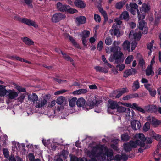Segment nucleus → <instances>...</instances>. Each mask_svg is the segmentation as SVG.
Listing matches in <instances>:
<instances>
[{
	"label": "nucleus",
	"mask_w": 161,
	"mask_h": 161,
	"mask_svg": "<svg viewBox=\"0 0 161 161\" xmlns=\"http://www.w3.org/2000/svg\"><path fill=\"white\" fill-rule=\"evenodd\" d=\"M92 148L91 151L86 152L87 155L91 159L88 161H111L114 159L112 150L108 148L104 145H97L92 147L90 144L89 148ZM74 161H84L82 158H75Z\"/></svg>",
	"instance_id": "obj_1"
},
{
	"label": "nucleus",
	"mask_w": 161,
	"mask_h": 161,
	"mask_svg": "<svg viewBox=\"0 0 161 161\" xmlns=\"http://www.w3.org/2000/svg\"><path fill=\"white\" fill-rule=\"evenodd\" d=\"M135 138L136 139V141L131 140L129 142L132 148H136L138 146L143 147L144 149L149 148V146L146 145L145 143L146 139L143 134H136L135 136Z\"/></svg>",
	"instance_id": "obj_2"
},
{
	"label": "nucleus",
	"mask_w": 161,
	"mask_h": 161,
	"mask_svg": "<svg viewBox=\"0 0 161 161\" xmlns=\"http://www.w3.org/2000/svg\"><path fill=\"white\" fill-rule=\"evenodd\" d=\"M111 50L112 52H113L114 54L110 55L109 60L112 62L115 60V63L117 64L123 62L124 60L125 57L120 51L121 48L118 46H115L111 47Z\"/></svg>",
	"instance_id": "obj_3"
},
{
	"label": "nucleus",
	"mask_w": 161,
	"mask_h": 161,
	"mask_svg": "<svg viewBox=\"0 0 161 161\" xmlns=\"http://www.w3.org/2000/svg\"><path fill=\"white\" fill-rule=\"evenodd\" d=\"M19 20L21 23H24L28 26H32L35 28L38 27V25L36 23L31 19L22 18H19Z\"/></svg>",
	"instance_id": "obj_4"
},
{
	"label": "nucleus",
	"mask_w": 161,
	"mask_h": 161,
	"mask_svg": "<svg viewBox=\"0 0 161 161\" xmlns=\"http://www.w3.org/2000/svg\"><path fill=\"white\" fill-rule=\"evenodd\" d=\"M126 9L130 12L133 15H135L136 13V10H139L138 9V6L136 3H130L129 5L127 4L126 5Z\"/></svg>",
	"instance_id": "obj_5"
},
{
	"label": "nucleus",
	"mask_w": 161,
	"mask_h": 161,
	"mask_svg": "<svg viewBox=\"0 0 161 161\" xmlns=\"http://www.w3.org/2000/svg\"><path fill=\"white\" fill-rule=\"evenodd\" d=\"M66 17L65 14L61 13H57L54 14L51 18L52 22L57 23L64 19Z\"/></svg>",
	"instance_id": "obj_6"
},
{
	"label": "nucleus",
	"mask_w": 161,
	"mask_h": 161,
	"mask_svg": "<svg viewBox=\"0 0 161 161\" xmlns=\"http://www.w3.org/2000/svg\"><path fill=\"white\" fill-rule=\"evenodd\" d=\"M137 14L139 19V29L141 30L145 27L146 23L143 19L145 18V15L140 14L139 10H137Z\"/></svg>",
	"instance_id": "obj_7"
},
{
	"label": "nucleus",
	"mask_w": 161,
	"mask_h": 161,
	"mask_svg": "<svg viewBox=\"0 0 161 161\" xmlns=\"http://www.w3.org/2000/svg\"><path fill=\"white\" fill-rule=\"evenodd\" d=\"M47 100L45 98H42L38 100L34 103L35 107L36 108H40L44 107L46 105Z\"/></svg>",
	"instance_id": "obj_8"
},
{
	"label": "nucleus",
	"mask_w": 161,
	"mask_h": 161,
	"mask_svg": "<svg viewBox=\"0 0 161 161\" xmlns=\"http://www.w3.org/2000/svg\"><path fill=\"white\" fill-rule=\"evenodd\" d=\"M129 92V90L126 88H124L121 89L120 91H115L114 92L112 96L113 98L114 97L116 98H119L125 92Z\"/></svg>",
	"instance_id": "obj_9"
},
{
	"label": "nucleus",
	"mask_w": 161,
	"mask_h": 161,
	"mask_svg": "<svg viewBox=\"0 0 161 161\" xmlns=\"http://www.w3.org/2000/svg\"><path fill=\"white\" fill-rule=\"evenodd\" d=\"M151 9L150 6L149 4L147 3H143L142 6L140 8V10L142 14H145L146 13H148Z\"/></svg>",
	"instance_id": "obj_10"
},
{
	"label": "nucleus",
	"mask_w": 161,
	"mask_h": 161,
	"mask_svg": "<svg viewBox=\"0 0 161 161\" xmlns=\"http://www.w3.org/2000/svg\"><path fill=\"white\" fill-rule=\"evenodd\" d=\"M108 112L111 114H112V113L110 112V109H114L116 108H117L118 105L116 102L112 100H108Z\"/></svg>",
	"instance_id": "obj_11"
},
{
	"label": "nucleus",
	"mask_w": 161,
	"mask_h": 161,
	"mask_svg": "<svg viewBox=\"0 0 161 161\" xmlns=\"http://www.w3.org/2000/svg\"><path fill=\"white\" fill-rule=\"evenodd\" d=\"M147 122L151 123L155 127H156L158 125L161 124V122L158 120L153 116H149L147 117Z\"/></svg>",
	"instance_id": "obj_12"
},
{
	"label": "nucleus",
	"mask_w": 161,
	"mask_h": 161,
	"mask_svg": "<svg viewBox=\"0 0 161 161\" xmlns=\"http://www.w3.org/2000/svg\"><path fill=\"white\" fill-rule=\"evenodd\" d=\"M94 106H95V105L93 100L92 97H91L87 101L85 105V107L87 110H89L93 108Z\"/></svg>",
	"instance_id": "obj_13"
},
{
	"label": "nucleus",
	"mask_w": 161,
	"mask_h": 161,
	"mask_svg": "<svg viewBox=\"0 0 161 161\" xmlns=\"http://www.w3.org/2000/svg\"><path fill=\"white\" fill-rule=\"evenodd\" d=\"M109 31L111 35H115L117 37L119 36L120 32L118 27L115 24H114L112 28Z\"/></svg>",
	"instance_id": "obj_14"
},
{
	"label": "nucleus",
	"mask_w": 161,
	"mask_h": 161,
	"mask_svg": "<svg viewBox=\"0 0 161 161\" xmlns=\"http://www.w3.org/2000/svg\"><path fill=\"white\" fill-rule=\"evenodd\" d=\"M141 34L140 32H138L134 31L133 30L131 31L129 35L130 37L133 36L134 39L137 41H138L141 37Z\"/></svg>",
	"instance_id": "obj_15"
},
{
	"label": "nucleus",
	"mask_w": 161,
	"mask_h": 161,
	"mask_svg": "<svg viewBox=\"0 0 161 161\" xmlns=\"http://www.w3.org/2000/svg\"><path fill=\"white\" fill-rule=\"evenodd\" d=\"M128 159V156L125 153H122L121 155L117 154L115 156L114 159L116 161L123 160L126 161Z\"/></svg>",
	"instance_id": "obj_16"
},
{
	"label": "nucleus",
	"mask_w": 161,
	"mask_h": 161,
	"mask_svg": "<svg viewBox=\"0 0 161 161\" xmlns=\"http://www.w3.org/2000/svg\"><path fill=\"white\" fill-rule=\"evenodd\" d=\"M131 124L132 128L135 130L139 129L141 126L140 122L137 120H133Z\"/></svg>",
	"instance_id": "obj_17"
},
{
	"label": "nucleus",
	"mask_w": 161,
	"mask_h": 161,
	"mask_svg": "<svg viewBox=\"0 0 161 161\" xmlns=\"http://www.w3.org/2000/svg\"><path fill=\"white\" fill-rule=\"evenodd\" d=\"M92 97L95 106H97L102 102V98L97 95H94L92 96Z\"/></svg>",
	"instance_id": "obj_18"
},
{
	"label": "nucleus",
	"mask_w": 161,
	"mask_h": 161,
	"mask_svg": "<svg viewBox=\"0 0 161 161\" xmlns=\"http://www.w3.org/2000/svg\"><path fill=\"white\" fill-rule=\"evenodd\" d=\"M8 92V97L10 99H13L18 96V93L14 90H9Z\"/></svg>",
	"instance_id": "obj_19"
},
{
	"label": "nucleus",
	"mask_w": 161,
	"mask_h": 161,
	"mask_svg": "<svg viewBox=\"0 0 161 161\" xmlns=\"http://www.w3.org/2000/svg\"><path fill=\"white\" fill-rule=\"evenodd\" d=\"M28 99L30 101L33 102L34 104V102H36L38 99V97L37 95L35 93L29 94L28 97Z\"/></svg>",
	"instance_id": "obj_20"
},
{
	"label": "nucleus",
	"mask_w": 161,
	"mask_h": 161,
	"mask_svg": "<svg viewBox=\"0 0 161 161\" xmlns=\"http://www.w3.org/2000/svg\"><path fill=\"white\" fill-rule=\"evenodd\" d=\"M74 3L77 7L81 8H83L85 7L84 2L81 0H75Z\"/></svg>",
	"instance_id": "obj_21"
},
{
	"label": "nucleus",
	"mask_w": 161,
	"mask_h": 161,
	"mask_svg": "<svg viewBox=\"0 0 161 161\" xmlns=\"http://www.w3.org/2000/svg\"><path fill=\"white\" fill-rule=\"evenodd\" d=\"M22 40L23 42L27 45L30 46L34 44V41L27 37H24L22 39Z\"/></svg>",
	"instance_id": "obj_22"
},
{
	"label": "nucleus",
	"mask_w": 161,
	"mask_h": 161,
	"mask_svg": "<svg viewBox=\"0 0 161 161\" xmlns=\"http://www.w3.org/2000/svg\"><path fill=\"white\" fill-rule=\"evenodd\" d=\"M94 69L97 72H103L107 73L108 72V70L104 68L98 66H96L94 67Z\"/></svg>",
	"instance_id": "obj_23"
},
{
	"label": "nucleus",
	"mask_w": 161,
	"mask_h": 161,
	"mask_svg": "<svg viewBox=\"0 0 161 161\" xmlns=\"http://www.w3.org/2000/svg\"><path fill=\"white\" fill-rule=\"evenodd\" d=\"M76 20L77 24L80 25L84 24L86 21V18L84 16H80L76 18Z\"/></svg>",
	"instance_id": "obj_24"
},
{
	"label": "nucleus",
	"mask_w": 161,
	"mask_h": 161,
	"mask_svg": "<svg viewBox=\"0 0 161 161\" xmlns=\"http://www.w3.org/2000/svg\"><path fill=\"white\" fill-rule=\"evenodd\" d=\"M130 42L127 40L125 41L122 45L123 49L125 51L127 50L129 52H130Z\"/></svg>",
	"instance_id": "obj_25"
},
{
	"label": "nucleus",
	"mask_w": 161,
	"mask_h": 161,
	"mask_svg": "<svg viewBox=\"0 0 161 161\" xmlns=\"http://www.w3.org/2000/svg\"><path fill=\"white\" fill-rule=\"evenodd\" d=\"M88 92V90L86 89H82L77 90L73 92V94L75 95L84 94Z\"/></svg>",
	"instance_id": "obj_26"
},
{
	"label": "nucleus",
	"mask_w": 161,
	"mask_h": 161,
	"mask_svg": "<svg viewBox=\"0 0 161 161\" xmlns=\"http://www.w3.org/2000/svg\"><path fill=\"white\" fill-rule=\"evenodd\" d=\"M6 86L0 85V96L4 97L8 93V91L5 89Z\"/></svg>",
	"instance_id": "obj_27"
},
{
	"label": "nucleus",
	"mask_w": 161,
	"mask_h": 161,
	"mask_svg": "<svg viewBox=\"0 0 161 161\" xmlns=\"http://www.w3.org/2000/svg\"><path fill=\"white\" fill-rule=\"evenodd\" d=\"M121 19L128 20L129 19V15L128 12L126 11L123 12L120 16Z\"/></svg>",
	"instance_id": "obj_28"
},
{
	"label": "nucleus",
	"mask_w": 161,
	"mask_h": 161,
	"mask_svg": "<svg viewBox=\"0 0 161 161\" xmlns=\"http://www.w3.org/2000/svg\"><path fill=\"white\" fill-rule=\"evenodd\" d=\"M66 101V99L65 97L61 96L57 98L56 102L58 104L61 105L63 103H65Z\"/></svg>",
	"instance_id": "obj_29"
},
{
	"label": "nucleus",
	"mask_w": 161,
	"mask_h": 161,
	"mask_svg": "<svg viewBox=\"0 0 161 161\" xmlns=\"http://www.w3.org/2000/svg\"><path fill=\"white\" fill-rule=\"evenodd\" d=\"M86 101L84 99L80 98L76 101V104L78 107H81L84 105Z\"/></svg>",
	"instance_id": "obj_30"
},
{
	"label": "nucleus",
	"mask_w": 161,
	"mask_h": 161,
	"mask_svg": "<svg viewBox=\"0 0 161 161\" xmlns=\"http://www.w3.org/2000/svg\"><path fill=\"white\" fill-rule=\"evenodd\" d=\"M123 145L124 150L126 152H130L132 149L129 142L124 143Z\"/></svg>",
	"instance_id": "obj_31"
},
{
	"label": "nucleus",
	"mask_w": 161,
	"mask_h": 161,
	"mask_svg": "<svg viewBox=\"0 0 161 161\" xmlns=\"http://www.w3.org/2000/svg\"><path fill=\"white\" fill-rule=\"evenodd\" d=\"M154 72L152 70V67L151 65L148 66L146 70V75L147 76H149L150 75H153Z\"/></svg>",
	"instance_id": "obj_32"
},
{
	"label": "nucleus",
	"mask_w": 161,
	"mask_h": 161,
	"mask_svg": "<svg viewBox=\"0 0 161 161\" xmlns=\"http://www.w3.org/2000/svg\"><path fill=\"white\" fill-rule=\"evenodd\" d=\"M66 36H67V37L69 39L70 41L72 42L73 45L75 46V47L80 48V47L79 45L77 44L75 40L73 38V37H71L69 34H66Z\"/></svg>",
	"instance_id": "obj_33"
},
{
	"label": "nucleus",
	"mask_w": 161,
	"mask_h": 161,
	"mask_svg": "<svg viewBox=\"0 0 161 161\" xmlns=\"http://www.w3.org/2000/svg\"><path fill=\"white\" fill-rule=\"evenodd\" d=\"M62 55H63V58L65 59L67 61H70L72 65L74 66H75L74 60L69 56L64 53H62Z\"/></svg>",
	"instance_id": "obj_34"
},
{
	"label": "nucleus",
	"mask_w": 161,
	"mask_h": 161,
	"mask_svg": "<svg viewBox=\"0 0 161 161\" xmlns=\"http://www.w3.org/2000/svg\"><path fill=\"white\" fill-rule=\"evenodd\" d=\"M126 2V1H123L117 3L115 6L116 8L118 9H121L125 4Z\"/></svg>",
	"instance_id": "obj_35"
},
{
	"label": "nucleus",
	"mask_w": 161,
	"mask_h": 161,
	"mask_svg": "<svg viewBox=\"0 0 161 161\" xmlns=\"http://www.w3.org/2000/svg\"><path fill=\"white\" fill-rule=\"evenodd\" d=\"M77 98L76 97H73L70 100L69 102V104L71 107H74L75 105V103H76Z\"/></svg>",
	"instance_id": "obj_36"
},
{
	"label": "nucleus",
	"mask_w": 161,
	"mask_h": 161,
	"mask_svg": "<svg viewBox=\"0 0 161 161\" xmlns=\"http://www.w3.org/2000/svg\"><path fill=\"white\" fill-rule=\"evenodd\" d=\"M154 43V41L152 40L151 42L148 43L147 46V48L149 50V51L148 53V54L149 55H151V53L152 52V49H153V44Z\"/></svg>",
	"instance_id": "obj_37"
},
{
	"label": "nucleus",
	"mask_w": 161,
	"mask_h": 161,
	"mask_svg": "<svg viewBox=\"0 0 161 161\" xmlns=\"http://www.w3.org/2000/svg\"><path fill=\"white\" fill-rule=\"evenodd\" d=\"M147 111L149 112H155L157 109V108L155 105H152L147 107Z\"/></svg>",
	"instance_id": "obj_38"
},
{
	"label": "nucleus",
	"mask_w": 161,
	"mask_h": 161,
	"mask_svg": "<svg viewBox=\"0 0 161 161\" xmlns=\"http://www.w3.org/2000/svg\"><path fill=\"white\" fill-rule=\"evenodd\" d=\"M133 59V56L132 55L128 56L125 60V64H130Z\"/></svg>",
	"instance_id": "obj_39"
},
{
	"label": "nucleus",
	"mask_w": 161,
	"mask_h": 161,
	"mask_svg": "<svg viewBox=\"0 0 161 161\" xmlns=\"http://www.w3.org/2000/svg\"><path fill=\"white\" fill-rule=\"evenodd\" d=\"M130 136L127 134H124L121 135L122 140L124 141H127L130 139Z\"/></svg>",
	"instance_id": "obj_40"
},
{
	"label": "nucleus",
	"mask_w": 161,
	"mask_h": 161,
	"mask_svg": "<svg viewBox=\"0 0 161 161\" xmlns=\"http://www.w3.org/2000/svg\"><path fill=\"white\" fill-rule=\"evenodd\" d=\"M138 65L142 68V70H143L145 68V62L143 59H140L139 60Z\"/></svg>",
	"instance_id": "obj_41"
},
{
	"label": "nucleus",
	"mask_w": 161,
	"mask_h": 161,
	"mask_svg": "<svg viewBox=\"0 0 161 161\" xmlns=\"http://www.w3.org/2000/svg\"><path fill=\"white\" fill-rule=\"evenodd\" d=\"M132 74L131 69H128L125 70L123 76L124 77L127 78L129 75Z\"/></svg>",
	"instance_id": "obj_42"
},
{
	"label": "nucleus",
	"mask_w": 161,
	"mask_h": 161,
	"mask_svg": "<svg viewBox=\"0 0 161 161\" xmlns=\"http://www.w3.org/2000/svg\"><path fill=\"white\" fill-rule=\"evenodd\" d=\"M90 32L87 30H85L82 32V35L81 36V37L86 38L89 36L90 35Z\"/></svg>",
	"instance_id": "obj_43"
},
{
	"label": "nucleus",
	"mask_w": 161,
	"mask_h": 161,
	"mask_svg": "<svg viewBox=\"0 0 161 161\" xmlns=\"http://www.w3.org/2000/svg\"><path fill=\"white\" fill-rule=\"evenodd\" d=\"M126 108L122 106H118L117 108V111L119 113H122L125 112L126 110Z\"/></svg>",
	"instance_id": "obj_44"
},
{
	"label": "nucleus",
	"mask_w": 161,
	"mask_h": 161,
	"mask_svg": "<svg viewBox=\"0 0 161 161\" xmlns=\"http://www.w3.org/2000/svg\"><path fill=\"white\" fill-rule=\"evenodd\" d=\"M139 83L138 81H135L133 83L132 88L134 90H136L139 88Z\"/></svg>",
	"instance_id": "obj_45"
},
{
	"label": "nucleus",
	"mask_w": 161,
	"mask_h": 161,
	"mask_svg": "<svg viewBox=\"0 0 161 161\" xmlns=\"http://www.w3.org/2000/svg\"><path fill=\"white\" fill-rule=\"evenodd\" d=\"M150 128V124L147 122L145 123L143 127V130L145 131H147L149 130Z\"/></svg>",
	"instance_id": "obj_46"
},
{
	"label": "nucleus",
	"mask_w": 161,
	"mask_h": 161,
	"mask_svg": "<svg viewBox=\"0 0 161 161\" xmlns=\"http://www.w3.org/2000/svg\"><path fill=\"white\" fill-rule=\"evenodd\" d=\"M25 95L24 94H22L17 99L18 101L22 103L24 100L25 97Z\"/></svg>",
	"instance_id": "obj_47"
},
{
	"label": "nucleus",
	"mask_w": 161,
	"mask_h": 161,
	"mask_svg": "<svg viewBox=\"0 0 161 161\" xmlns=\"http://www.w3.org/2000/svg\"><path fill=\"white\" fill-rule=\"evenodd\" d=\"M53 79L55 81H56L59 83H66L67 82V81L66 80H62L58 78H54Z\"/></svg>",
	"instance_id": "obj_48"
},
{
	"label": "nucleus",
	"mask_w": 161,
	"mask_h": 161,
	"mask_svg": "<svg viewBox=\"0 0 161 161\" xmlns=\"http://www.w3.org/2000/svg\"><path fill=\"white\" fill-rule=\"evenodd\" d=\"M16 88L20 92H24L26 91V90L25 88H23L20 86H17Z\"/></svg>",
	"instance_id": "obj_49"
},
{
	"label": "nucleus",
	"mask_w": 161,
	"mask_h": 161,
	"mask_svg": "<svg viewBox=\"0 0 161 161\" xmlns=\"http://www.w3.org/2000/svg\"><path fill=\"white\" fill-rule=\"evenodd\" d=\"M94 19L96 21L100 22L101 21V19L100 16L97 14H95L94 15Z\"/></svg>",
	"instance_id": "obj_50"
},
{
	"label": "nucleus",
	"mask_w": 161,
	"mask_h": 161,
	"mask_svg": "<svg viewBox=\"0 0 161 161\" xmlns=\"http://www.w3.org/2000/svg\"><path fill=\"white\" fill-rule=\"evenodd\" d=\"M150 95L152 97H154L156 94V91L155 90L152 89H150L148 91Z\"/></svg>",
	"instance_id": "obj_51"
},
{
	"label": "nucleus",
	"mask_w": 161,
	"mask_h": 161,
	"mask_svg": "<svg viewBox=\"0 0 161 161\" xmlns=\"http://www.w3.org/2000/svg\"><path fill=\"white\" fill-rule=\"evenodd\" d=\"M66 11L68 13L73 14L77 12V10L75 9L70 8V6H69V8H68V9H67Z\"/></svg>",
	"instance_id": "obj_52"
},
{
	"label": "nucleus",
	"mask_w": 161,
	"mask_h": 161,
	"mask_svg": "<svg viewBox=\"0 0 161 161\" xmlns=\"http://www.w3.org/2000/svg\"><path fill=\"white\" fill-rule=\"evenodd\" d=\"M69 8V6L66 5H63L61 8H60L61 11H66L67 9Z\"/></svg>",
	"instance_id": "obj_53"
},
{
	"label": "nucleus",
	"mask_w": 161,
	"mask_h": 161,
	"mask_svg": "<svg viewBox=\"0 0 161 161\" xmlns=\"http://www.w3.org/2000/svg\"><path fill=\"white\" fill-rule=\"evenodd\" d=\"M105 42L106 45H109L112 43V40L109 37H107L105 40Z\"/></svg>",
	"instance_id": "obj_54"
},
{
	"label": "nucleus",
	"mask_w": 161,
	"mask_h": 161,
	"mask_svg": "<svg viewBox=\"0 0 161 161\" xmlns=\"http://www.w3.org/2000/svg\"><path fill=\"white\" fill-rule=\"evenodd\" d=\"M103 48V42L102 41H100L97 44V49L99 51H101Z\"/></svg>",
	"instance_id": "obj_55"
},
{
	"label": "nucleus",
	"mask_w": 161,
	"mask_h": 161,
	"mask_svg": "<svg viewBox=\"0 0 161 161\" xmlns=\"http://www.w3.org/2000/svg\"><path fill=\"white\" fill-rule=\"evenodd\" d=\"M3 153L6 158H8L9 157L8 151L7 149H3Z\"/></svg>",
	"instance_id": "obj_56"
},
{
	"label": "nucleus",
	"mask_w": 161,
	"mask_h": 161,
	"mask_svg": "<svg viewBox=\"0 0 161 161\" xmlns=\"http://www.w3.org/2000/svg\"><path fill=\"white\" fill-rule=\"evenodd\" d=\"M125 66L123 64H118L116 66V67L118 68L119 70L120 71H122L125 68Z\"/></svg>",
	"instance_id": "obj_57"
},
{
	"label": "nucleus",
	"mask_w": 161,
	"mask_h": 161,
	"mask_svg": "<svg viewBox=\"0 0 161 161\" xmlns=\"http://www.w3.org/2000/svg\"><path fill=\"white\" fill-rule=\"evenodd\" d=\"M161 135L159 134L154 133L153 134V137L155 140L159 141V140L160 139Z\"/></svg>",
	"instance_id": "obj_58"
},
{
	"label": "nucleus",
	"mask_w": 161,
	"mask_h": 161,
	"mask_svg": "<svg viewBox=\"0 0 161 161\" xmlns=\"http://www.w3.org/2000/svg\"><path fill=\"white\" fill-rule=\"evenodd\" d=\"M156 75L155 77V78L157 79L158 76L159 75H161V67L160 68L158 69L155 72Z\"/></svg>",
	"instance_id": "obj_59"
},
{
	"label": "nucleus",
	"mask_w": 161,
	"mask_h": 161,
	"mask_svg": "<svg viewBox=\"0 0 161 161\" xmlns=\"http://www.w3.org/2000/svg\"><path fill=\"white\" fill-rule=\"evenodd\" d=\"M137 44V43L136 41H134L132 42L131 46V49L132 51L135 49V48Z\"/></svg>",
	"instance_id": "obj_60"
},
{
	"label": "nucleus",
	"mask_w": 161,
	"mask_h": 161,
	"mask_svg": "<svg viewBox=\"0 0 161 161\" xmlns=\"http://www.w3.org/2000/svg\"><path fill=\"white\" fill-rule=\"evenodd\" d=\"M160 149H158L157 148L156 149L154 153L153 154V155L154 157L155 156H161V154H159V151Z\"/></svg>",
	"instance_id": "obj_61"
},
{
	"label": "nucleus",
	"mask_w": 161,
	"mask_h": 161,
	"mask_svg": "<svg viewBox=\"0 0 161 161\" xmlns=\"http://www.w3.org/2000/svg\"><path fill=\"white\" fill-rule=\"evenodd\" d=\"M115 21L116 22V24H114L115 25H116V26H117L118 25H120L121 23L122 22L120 20V19L119 18H116L115 19Z\"/></svg>",
	"instance_id": "obj_62"
},
{
	"label": "nucleus",
	"mask_w": 161,
	"mask_h": 161,
	"mask_svg": "<svg viewBox=\"0 0 161 161\" xmlns=\"http://www.w3.org/2000/svg\"><path fill=\"white\" fill-rule=\"evenodd\" d=\"M153 141V139L152 138H148L146 140V143H145L146 144V145H147L150 147L149 145H148V144L151 143Z\"/></svg>",
	"instance_id": "obj_63"
},
{
	"label": "nucleus",
	"mask_w": 161,
	"mask_h": 161,
	"mask_svg": "<svg viewBox=\"0 0 161 161\" xmlns=\"http://www.w3.org/2000/svg\"><path fill=\"white\" fill-rule=\"evenodd\" d=\"M141 30H142V33L143 34H147L148 32V28L145 27L142 29H141Z\"/></svg>",
	"instance_id": "obj_64"
}]
</instances>
